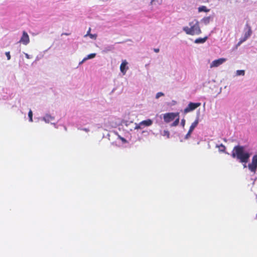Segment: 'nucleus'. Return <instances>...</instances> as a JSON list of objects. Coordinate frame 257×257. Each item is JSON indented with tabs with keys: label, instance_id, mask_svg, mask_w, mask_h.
I'll use <instances>...</instances> for the list:
<instances>
[{
	"label": "nucleus",
	"instance_id": "nucleus-5",
	"mask_svg": "<svg viewBox=\"0 0 257 257\" xmlns=\"http://www.w3.org/2000/svg\"><path fill=\"white\" fill-rule=\"evenodd\" d=\"M249 170L252 173H255L257 169V156H254L251 163L248 165Z\"/></svg>",
	"mask_w": 257,
	"mask_h": 257
},
{
	"label": "nucleus",
	"instance_id": "nucleus-14",
	"mask_svg": "<svg viewBox=\"0 0 257 257\" xmlns=\"http://www.w3.org/2000/svg\"><path fill=\"white\" fill-rule=\"evenodd\" d=\"M210 20H211V17L210 16L206 17L203 18L201 20V22L202 23H203L204 25H208L210 23Z\"/></svg>",
	"mask_w": 257,
	"mask_h": 257
},
{
	"label": "nucleus",
	"instance_id": "nucleus-37",
	"mask_svg": "<svg viewBox=\"0 0 257 257\" xmlns=\"http://www.w3.org/2000/svg\"><path fill=\"white\" fill-rule=\"evenodd\" d=\"M83 63L84 62H83V60H82L81 61L79 62V65L80 66V65H82Z\"/></svg>",
	"mask_w": 257,
	"mask_h": 257
},
{
	"label": "nucleus",
	"instance_id": "nucleus-25",
	"mask_svg": "<svg viewBox=\"0 0 257 257\" xmlns=\"http://www.w3.org/2000/svg\"><path fill=\"white\" fill-rule=\"evenodd\" d=\"M143 127L142 125H141V122L139 123H135V127H134L135 130H139V129H143Z\"/></svg>",
	"mask_w": 257,
	"mask_h": 257
},
{
	"label": "nucleus",
	"instance_id": "nucleus-21",
	"mask_svg": "<svg viewBox=\"0 0 257 257\" xmlns=\"http://www.w3.org/2000/svg\"><path fill=\"white\" fill-rule=\"evenodd\" d=\"M193 130L189 128L187 134L185 136L184 139L185 140H188L190 138L191 135L192 133L193 132Z\"/></svg>",
	"mask_w": 257,
	"mask_h": 257
},
{
	"label": "nucleus",
	"instance_id": "nucleus-9",
	"mask_svg": "<svg viewBox=\"0 0 257 257\" xmlns=\"http://www.w3.org/2000/svg\"><path fill=\"white\" fill-rule=\"evenodd\" d=\"M252 31L250 27L247 26L246 30H244V33L242 37H241L244 41H245L251 35Z\"/></svg>",
	"mask_w": 257,
	"mask_h": 257
},
{
	"label": "nucleus",
	"instance_id": "nucleus-30",
	"mask_svg": "<svg viewBox=\"0 0 257 257\" xmlns=\"http://www.w3.org/2000/svg\"><path fill=\"white\" fill-rule=\"evenodd\" d=\"M79 130L85 131L86 133H88L89 132V130L87 128H78Z\"/></svg>",
	"mask_w": 257,
	"mask_h": 257
},
{
	"label": "nucleus",
	"instance_id": "nucleus-10",
	"mask_svg": "<svg viewBox=\"0 0 257 257\" xmlns=\"http://www.w3.org/2000/svg\"><path fill=\"white\" fill-rule=\"evenodd\" d=\"M54 116H53L49 114H45L42 118V119L46 123H49L51 121L54 120Z\"/></svg>",
	"mask_w": 257,
	"mask_h": 257
},
{
	"label": "nucleus",
	"instance_id": "nucleus-20",
	"mask_svg": "<svg viewBox=\"0 0 257 257\" xmlns=\"http://www.w3.org/2000/svg\"><path fill=\"white\" fill-rule=\"evenodd\" d=\"M161 134L162 136H166L168 139L170 138V133L168 131L164 130L163 132H161Z\"/></svg>",
	"mask_w": 257,
	"mask_h": 257
},
{
	"label": "nucleus",
	"instance_id": "nucleus-34",
	"mask_svg": "<svg viewBox=\"0 0 257 257\" xmlns=\"http://www.w3.org/2000/svg\"><path fill=\"white\" fill-rule=\"evenodd\" d=\"M185 124V120L184 119H183L181 120V124L182 125V126H184Z\"/></svg>",
	"mask_w": 257,
	"mask_h": 257
},
{
	"label": "nucleus",
	"instance_id": "nucleus-38",
	"mask_svg": "<svg viewBox=\"0 0 257 257\" xmlns=\"http://www.w3.org/2000/svg\"><path fill=\"white\" fill-rule=\"evenodd\" d=\"M83 62H85L87 60L86 58V57H84L83 59H82Z\"/></svg>",
	"mask_w": 257,
	"mask_h": 257
},
{
	"label": "nucleus",
	"instance_id": "nucleus-24",
	"mask_svg": "<svg viewBox=\"0 0 257 257\" xmlns=\"http://www.w3.org/2000/svg\"><path fill=\"white\" fill-rule=\"evenodd\" d=\"M165 94L164 93L162 92H159L156 94L155 98L156 99H159L160 97L163 96Z\"/></svg>",
	"mask_w": 257,
	"mask_h": 257
},
{
	"label": "nucleus",
	"instance_id": "nucleus-36",
	"mask_svg": "<svg viewBox=\"0 0 257 257\" xmlns=\"http://www.w3.org/2000/svg\"><path fill=\"white\" fill-rule=\"evenodd\" d=\"M154 51L156 53H158L159 52L160 50L159 48H155V49H154Z\"/></svg>",
	"mask_w": 257,
	"mask_h": 257
},
{
	"label": "nucleus",
	"instance_id": "nucleus-40",
	"mask_svg": "<svg viewBox=\"0 0 257 257\" xmlns=\"http://www.w3.org/2000/svg\"><path fill=\"white\" fill-rule=\"evenodd\" d=\"M64 129L65 131H67V127L66 126L64 127Z\"/></svg>",
	"mask_w": 257,
	"mask_h": 257
},
{
	"label": "nucleus",
	"instance_id": "nucleus-18",
	"mask_svg": "<svg viewBox=\"0 0 257 257\" xmlns=\"http://www.w3.org/2000/svg\"><path fill=\"white\" fill-rule=\"evenodd\" d=\"M245 71L243 70H238L236 71V76H244Z\"/></svg>",
	"mask_w": 257,
	"mask_h": 257
},
{
	"label": "nucleus",
	"instance_id": "nucleus-26",
	"mask_svg": "<svg viewBox=\"0 0 257 257\" xmlns=\"http://www.w3.org/2000/svg\"><path fill=\"white\" fill-rule=\"evenodd\" d=\"M89 37L92 39H93V40H95L97 37V35L96 34H90L89 35Z\"/></svg>",
	"mask_w": 257,
	"mask_h": 257
},
{
	"label": "nucleus",
	"instance_id": "nucleus-3",
	"mask_svg": "<svg viewBox=\"0 0 257 257\" xmlns=\"http://www.w3.org/2000/svg\"><path fill=\"white\" fill-rule=\"evenodd\" d=\"M178 113L169 112L163 114V118L165 122L168 123L172 120L175 119V118L178 116Z\"/></svg>",
	"mask_w": 257,
	"mask_h": 257
},
{
	"label": "nucleus",
	"instance_id": "nucleus-28",
	"mask_svg": "<svg viewBox=\"0 0 257 257\" xmlns=\"http://www.w3.org/2000/svg\"><path fill=\"white\" fill-rule=\"evenodd\" d=\"M162 2V0H154L153 1V3H154L155 4H158L160 5Z\"/></svg>",
	"mask_w": 257,
	"mask_h": 257
},
{
	"label": "nucleus",
	"instance_id": "nucleus-2",
	"mask_svg": "<svg viewBox=\"0 0 257 257\" xmlns=\"http://www.w3.org/2000/svg\"><path fill=\"white\" fill-rule=\"evenodd\" d=\"M183 31L187 35L193 36L200 35L202 31L198 20L194 19L189 23V27H183Z\"/></svg>",
	"mask_w": 257,
	"mask_h": 257
},
{
	"label": "nucleus",
	"instance_id": "nucleus-19",
	"mask_svg": "<svg viewBox=\"0 0 257 257\" xmlns=\"http://www.w3.org/2000/svg\"><path fill=\"white\" fill-rule=\"evenodd\" d=\"M28 117L29 121L31 122H33V112L31 109L29 110L28 112Z\"/></svg>",
	"mask_w": 257,
	"mask_h": 257
},
{
	"label": "nucleus",
	"instance_id": "nucleus-32",
	"mask_svg": "<svg viewBox=\"0 0 257 257\" xmlns=\"http://www.w3.org/2000/svg\"><path fill=\"white\" fill-rule=\"evenodd\" d=\"M244 42H245L243 39H242L241 38L239 40V42L238 43L237 46H240L242 43H243Z\"/></svg>",
	"mask_w": 257,
	"mask_h": 257
},
{
	"label": "nucleus",
	"instance_id": "nucleus-12",
	"mask_svg": "<svg viewBox=\"0 0 257 257\" xmlns=\"http://www.w3.org/2000/svg\"><path fill=\"white\" fill-rule=\"evenodd\" d=\"M208 39V37L206 36L204 38H199L196 39L194 42L196 44H203Z\"/></svg>",
	"mask_w": 257,
	"mask_h": 257
},
{
	"label": "nucleus",
	"instance_id": "nucleus-15",
	"mask_svg": "<svg viewBox=\"0 0 257 257\" xmlns=\"http://www.w3.org/2000/svg\"><path fill=\"white\" fill-rule=\"evenodd\" d=\"M199 12H208L210 11V10L207 9V8L206 6H202L201 7H199L198 9Z\"/></svg>",
	"mask_w": 257,
	"mask_h": 257
},
{
	"label": "nucleus",
	"instance_id": "nucleus-8",
	"mask_svg": "<svg viewBox=\"0 0 257 257\" xmlns=\"http://www.w3.org/2000/svg\"><path fill=\"white\" fill-rule=\"evenodd\" d=\"M128 68V62L126 60H122L120 66V71L123 75L126 74Z\"/></svg>",
	"mask_w": 257,
	"mask_h": 257
},
{
	"label": "nucleus",
	"instance_id": "nucleus-22",
	"mask_svg": "<svg viewBox=\"0 0 257 257\" xmlns=\"http://www.w3.org/2000/svg\"><path fill=\"white\" fill-rule=\"evenodd\" d=\"M178 117L175 119V120L171 124V126H176L178 125L179 122V118L178 116Z\"/></svg>",
	"mask_w": 257,
	"mask_h": 257
},
{
	"label": "nucleus",
	"instance_id": "nucleus-16",
	"mask_svg": "<svg viewBox=\"0 0 257 257\" xmlns=\"http://www.w3.org/2000/svg\"><path fill=\"white\" fill-rule=\"evenodd\" d=\"M114 46L113 45H109L104 47L103 51L105 53H107L109 51H111L114 49Z\"/></svg>",
	"mask_w": 257,
	"mask_h": 257
},
{
	"label": "nucleus",
	"instance_id": "nucleus-41",
	"mask_svg": "<svg viewBox=\"0 0 257 257\" xmlns=\"http://www.w3.org/2000/svg\"><path fill=\"white\" fill-rule=\"evenodd\" d=\"M65 35H68V34H67V33H65Z\"/></svg>",
	"mask_w": 257,
	"mask_h": 257
},
{
	"label": "nucleus",
	"instance_id": "nucleus-33",
	"mask_svg": "<svg viewBox=\"0 0 257 257\" xmlns=\"http://www.w3.org/2000/svg\"><path fill=\"white\" fill-rule=\"evenodd\" d=\"M24 54H25L26 57L27 58V59H31L32 58V57L31 56H30V55H29L28 54L26 53H25L24 52Z\"/></svg>",
	"mask_w": 257,
	"mask_h": 257
},
{
	"label": "nucleus",
	"instance_id": "nucleus-35",
	"mask_svg": "<svg viewBox=\"0 0 257 257\" xmlns=\"http://www.w3.org/2000/svg\"><path fill=\"white\" fill-rule=\"evenodd\" d=\"M119 138L123 143H126V140L124 138H122L121 137H119Z\"/></svg>",
	"mask_w": 257,
	"mask_h": 257
},
{
	"label": "nucleus",
	"instance_id": "nucleus-31",
	"mask_svg": "<svg viewBox=\"0 0 257 257\" xmlns=\"http://www.w3.org/2000/svg\"><path fill=\"white\" fill-rule=\"evenodd\" d=\"M90 31H91V28H89L88 31L87 32L86 34L84 35V37H86L87 36H89V35L90 34Z\"/></svg>",
	"mask_w": 257,
	"mask_h": 257
},
{
	"label": "nucleus",
	"instance_id": "nucleus-11",
	"mask_svg": "<svg viewBox=\"0 0 257 257\" xmlns=\"http://www.w3.org/2000/svg\"><path fill=\"white\" fill-rule=\"evenodd\" d=\"M140 122L141 125H142L144 128L145 126H151L153 124V120L151 119H148L147 120H143Z\"/></svg>",
	"mask_w": 257,
	"mask_h": 257
},
{
	"label": "nucleus",
	"instance_id": "nucleus-27",
	"mask_svg": "<svg viewBox=\"0 0 257 257\" xmlns=\"http://www.w3.org/2000/svg\"><path fill=\"white\" fill-rule=\"evenodd\" d=\"M5 54H6L7 57V59L8 60H10L11 59L10 52H6Z\"/></svg>",
	"mask_w": 257,
	"mask_h": 257
},
{
	"label": "nucleus",
	"instance_id": "nucleus-29",
	"mask_svg": "<svg viewBox=\"0 0 257 257\" xmlns=\"http://www.w3.org/2000/svg\"><path fill=\"white\" fill-rule=\"evenodd\" d=\"M43 57V55H38L36 57V60H35V61H38L39 60H40L42 57Z\"/></svg>",
	"mask_w": 257,
	"mask_h": 257
},
{
	"label": "nucleus",
	"instance_id": "nucleus-6",
	"mask_svg": "<svg viewBox=\"0 0 257 257\" xmlns=\"http://www.w3.org/2000/svg\"><path fill=\"white\" fill-rule=\"evenodd\" d=\"M19 42L24 45H27L30 43V38L26 32H23L22 36Z\"/></svg>",
	"mask_w": 257,
	"mask_h": 257
},
{
	"label": "nucleus",
	"instance_id": "nucleus-39",
	"mask_svg": "<svg viewBox=\"0 0 257 257\" xmlns=\"http://www.w3.org/2000/svg\"><path fill=\"white\" fill-rule=\"evenodd\" d=\"M52 124L54 125V126H55V127L57 128V125H56V124L55 123H52Z\"/></svg>",
	"mask_w": 257,
	"mask_h": 257
},
{
	"label": "nucleus",
	"instance_id": "nucleus-23",
	"mask_svg": "<svg viewBox=\"0 0 257 257\" xmlns=\"http://www.w3.org/2000/svg\"><path fill=\"white\" fill-rule=\"evenodd\" d=\"M96 56V53H91L88 55L86 57H85L87 60L92 59L94 58Z\"/></svg>",
	"mask_w": 257,
	"mask_h": 257
},
{
	"label": "nucleus",
	"instance_id": "nucleus-7",
	"mask_svg": "<svg viewBox=\"0 0 257 257\" xmlns=\"http://www.w3.org/2000/svg\"><path fill=\"white\" fill-rule=\"evenodd\" d=\"M226 61L225 58H219L212 62L210 65V68L217 67Z\"/></svg>",
	"mask_w": 257,
	"mask_h": 257
},
{
	"label": "nucleus",
	"instance_id": "nucleus-1",
	"mask_svg": "<svg viewBox=\"0 0 257 257\" xmlns=\"http://www.w3.org/2000/svg\"><path fill=\"white\" fill-rule=\"evenodd\" d=\"M231 156L233 158H236L241 163H246L250 157V154L244 150L243 147L236 146L234 147ZM244 168L246 167L245 164L243 165Z\"/></svg>",
	"mask_w": 257,
	"mask_h": 257
},
{
	"label": "nucleus",
	"instance_id": "nucleus-13",
	"mask_svg": "<svg viewBox=\"0 0 257 257\" xmlns=\"http://www.w3.org/2000/svg\"><path fill=\"white\" fill-rule=\"evenodd\" d=\"M199 123V119L198 117H197L196 119V120L191 124V126H190V129L194 131V128L197 126Z\"/></svg>",
	"mask_w": 257,
	"mask_h": 257
},
{
	"label": "nucleus",
	"instance_id": "nucleus-4",
	"mask_svg": "<svg viewBox=\"0 0 257 257\" xmlns=\"http://www.w3.org/2000/svg\"><path fill=\"white\" fill-rule=\"evenodd\" d=\"M201 105V103L197 102H190L188 106L184 109V113L186 114L189 112H191L194 110H195L196 108L200 106Z\"/></svg>",
	"mask_w": 257,
	"mask_h": 257
},
{
	"label": "nucleus",
	"instance_id": "nucleus-17",
	"mask_svg": "<svg viewBox=\"0 0 257 257\" xmlns=\"http://www.w3.org/2000/svg\"><path fill=\"white\" fill-rule=\"evenodd\" d=\"M216 147L217 148H218L219 149V151L220 152H223V153H225V146H224L222 144H221L220 145H216Z\"/></svg>",
	"mask_w": 257,
	"mask_h": 257
}]
</instances>
